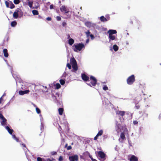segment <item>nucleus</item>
Instances as JSON below:
<instances>
[{"label": "nucleus", "instance_id": "20e7f679", "mask_svg": "<svg viewBox=\"0 0 161 161\" xmlns=\"http://www.w3.org/2000/svg\"><path fill=\"white\" fill-rule=\"evenodd\" d=\"M135 81V76L134 75H131L126 80L127 84L129 85H132Z\"/></svg>", "mask_w": 161, "mask_h": 161}, {"label": "nucleus", "instance_id": "58836bf2", "mask_svg": "<svg viewBox=\"0 0 161 161\" xmlns=\"http://www.w3.org/2000/svg\"><path fill=\"white\" fill-rule=\"evenodd\" d=\"M5 4H6V7L7 8H9V3L8 1H6L5 2Z\"/></svg>", "mask_w": 161, "mask_h": 161}, {"label": "nucleus", "instance_id": "7c9ffc66", "mask_svg": "<svg viewBox=\"0 0 161 161\" xmlns=\"http://www.w3.org/2000/svg\"><path fill=\"white\" fill-rule=\"evenodd\" d=\"M36 113L38 114H39L41 113V111L39 109V108H38L37 107H36Z\"/></svg>", "mask_w": 161, "mask_h": 161}, {"label": "nucleus", "instance_id": "cd10ccee", "mask_svg": "<svg viewBox=\"0 0 161 161\" xmlns=\"http://www.w3.org/2000/svg\"><path fill=\"white\" fill-rule=\"evenodd\" d=\"M59 82L62 85H64L65 83V80L63 79L60 80H59Z\"/></svg>", "mask_w": 161, "mask_h": 161}, {"label": "nucleus", "instance_id": "de8ad7c7", "mask_svg": "<svg viewBox=\"0 0 161 161\" xmlns=\"http://www.w3.org/2000/svg\"><path fill=\"white\" fill-rule=\"evenodd\" d=\"M62 25L63 26H64L66 25V23L65 22H63L62 23Z\"/></svg>", "mask_w": 161, "mask_h": 161}, {"label": "nucleus", "instance_id": "39448f33", "mask_svg": "<svg viewBox=\"0 0 161 161\" xmlns=\"http://www.w3.org/2000/svg\"><path fill=\"white\" fill-rule=\"evenodd\" d=\"M69 159L70 161H78V156L77 155L69 156Z\"/></svg>", "mask_w": 161, "mask_h": 161}, {"label": "nucleus", "instance_id": "4be33fe9", "mask_svg": "<svg viewBox=\"0 0 161 161\" xmlns=\"http://www.w3.org/2000/svg\"><path fill=\"white\" fill-rule=\"evenodd\" d=\"M32 13L34 15H38L39 14L38 11L36 10H33L32 11Z\"/></svg>", "mask_w": 161, "mask_h": 161}, {"label": "nucleus", "instance_id": "8fccbe9b", "mask_svg": "<svg viewBox=\"0 0 161 161\" xmlns=\"http://www.w3.org/2000/svg\"><path fill=\"white\" fill-rule=\"evenodd\" d=\"M57 154V153L56 152H52V154L53 155H56Z\"/></svg>", "mask_w": 161, "mask_h": 161}, {"label": "nucleus", "instance_id": "bf43d9fd", "mask_svg": "<svg viewBox=\"0 0 161 161\" xmlns=\"http://www.w3.org/2000/svg\"><path fill=\"white\" fill-rule=\"evenodd\" d=\"M107 136H103V137L104 138H106L107 137Z\"/></svg>", "mask_w": 161, "mask_h": 161}, {"label": "nucleus", "instance_id": "e2e57ef3", "mask_svg": "<svg viewBox=\"0 0 161 161\" xmlns=\"http://www.w3.org/2000/svg\"><path fill=\"white\" fill-rule=\"evenodd\" d=\"M33 105H34V106L35 107H36V106L35 104H33Z\"/></svg>", "mask_w": 161, "mask_h": 161}, {"label": "nucleus", "instance_id": "c03bdc74", "mask_svg": "<svg viewBox=\"0 0 161 161\" xmlns=\"http://www.w3.org/2000/svg\"><path fill=\"white\" fill-rule=\"evenodd\" d=\"M53 8V4H51L50 6V9H52Z\"/></svg>", "mask_w": 161, "mask_h": 161}, {"label": "nucleus", "instance_id": "6e6d98bb", "mask_svg": "<svg viewBox=\"0 0 161 161\" xmlns=\"http://www.w3.org/2000/svg\"><path fill=\"white\" fill-rule=\"evenodd\" d=\"M12 136H13V138L14 139H15V138L16 137V136H15L14 135H12Z\"/></svg>", "mask_w": 161, "mask_h": 161}, {"label": "nucleus", "instance_id": "338daca9", "mask_svg": "<svg viewBox=\"0 0 161 161\" xmlns=\"http://www.w3.org/2000/svg\"><path fill=\"white\" fill-rule=\"evenodd\" d=\"M128 8L129 9L130 8L129 7H128Z\"/></svg>", "mask_w": 161, "mask_h": 161}, {"label": "nucleus", "instance_id": "393cba45", "mask_svg": "<svg viewBox=\"0 0 161 161\" xmlns=\"http://www.w3.org/2000/svg\"><path fill=\"white\" fill-rule=\"evenodd\" d=\"M17 22L15 21H13L11 22V25L12 27H14L17 25Z\"/></svg>", "mask_w": 161, "mask_h": 161}, {"label": "nucleus", "instance_id": "2f4dec72", "mask_svg": "<svg viewBox=\"0 0 161 161\" xmlns=\"http://www.w3.org/2000/svg\"><path fill=\"white\" fill-rule=\"evenodd\" d=\"M56 88L57 89H58L61 87V86L58 83H57L56 84Z\"/></svg>", "mask_w": 161, "mask_h": 161}, {"label": "nucleus", "instance_id": "c85d7f7f", "mask_svg": "<svg viewBox=\"0 0 161 161\" xmlns=\"http://www.w3.org/2000/svg\"><path fill=\"white\" fill-rule=\"evenodd\" d=\"M33 3V2L32 1H29L28 2V5L30 8H32Z\"/></svg>", "mask_w": 161, "mask_h": 161}, {"label": "nucleus", "instance_id": "864d4df0", "mask_svg": "<svg viewBox=\"0 0 161 161\" xmlns=\"http://www.w3.org/2000/svg\"><path fill=\"white\" fill-rule=\"evenodd\" d=\"M89 157L92 160V159H94L93 158L92 156L89 155Z\"/></svg>", "mask_w": 161, "mask_h": 161}, {"label": "nucleus", "instance_id": "1a4fd4ad", "mask_svg": "<svg viewBox=\"0 0 161 161\" xmlns=\"http://www.w3.org/2000/svg\"><path fill=\"white\" fill-rule=\"evenodd\" d=\"M61 11L62 12H64L65 14H67L69 12V11L64 6H62L60 8Z\"/></svg>", "mask_w": 161, "mask_h": 161}, {"label": "nucleus", "instance_id": "e433bc0d", "mask_svg": "<svg viewBox=\"0 0 161 161\" xmlns=\"http://www.w3.org/2000/svg\"><path fill=\"white\" fill-rule=\"evenodd\" d=\"M67 66L69 69H71V65L69 63L67 64Z\"/></svg>", "mask_w": 161, "mask_h": 161}, {"label": "nucleus", "instance_id": "5fc2aeb1", "mask_svg": "<svg viewBox=\"0 0 161 161\" xmlns=\"http://www.w3.org/2000/svg\"><path fill=\"white\" fill-rule=\"evenodd\" d=\"M22 145L23 146V147H25V148H26V146L25 145V144H23V143L22 144Z\"/></svg>", "mask_w": 161, "mask_h": 161}, {"label": "nucleus", "instance_id": "4d7b16f0", "mask_svg": "<svg viewBox=\"0 0 161 161\" xmlns=\"http://www.w3.org/2000/svg\"><path fill=\"white\" fill-rule=\"evenodd\" d=\"M67 145H68V144H66L65 146V147H68Z\"/></svg>", "mask_w": 161, "mask_h": 161}, {"label": "nucleus", "instance_id": "6ab92c4d", "mask_svg": "<svg viewBox=\"0 0 161 161\" xmlns=\"http://www.w3.org/2000/svg\"><path fill=\"white\" fill-rule=\"evenodd\" d=\"M6 129L8 131V133L11 135L12 134L13 132L14 131L13 130V129H10L9 128V127L8 126H7L6 127Z\"/></svg>", "mask_w": 161, "mask_h": 161}, {"label": "nucleus", "instance_id": "0e129e2a", "mask_svg": "<svg viewBox=\"0 0 161 161\" xmlns=\"http://www.w3.org/2000/svg\"><path fill=\"white\" fill-rule=\"evenodd\" d=\"M142 93H143V94L144 95H145V94L144 93H143V92H142Z\"/></svg>", "mask_w": 161, "mask_h": 161}, {"label": "nucleus", "instance_id": "f257e3e1", "mask_svg": "<svg viewBox=\"0 0 161 161\" xmlns=\"http://www.w3.org/2000/svg\"><path fill=\"white\" fill-rule=\"evenodd\" d=\"M72 47L73 50L75 52H77L78 51H81L84 47V45L83 43H79L74 44L72 46Z\"/></svg>", "mask_w": 161, "mask_h": 161}, {"label": "nucleus", "instance_id": "603ef678", "mask_svg": "<svg viewBox=\"0 0 161 161\" xmlns=\"http://www.w3.org/2000/svg\"><path fill=\"white\" fill-rule=\"evenodd\" d=\"M3 99L2 98V97L0 98V103H2V101L3 100Z\"/></svg>", "mask_w": 161, "mask_h": 161}, {"label": "nucleus", "instance_id": "c9c22d12", "mask_svg": "<svg viewBox=\"0 0 161 161\" xmlns=\"http://www.w3.org/2000/svg\"><path fill=\"white\" fill-rule=\"evenodd\" d=\"M103 90H104L105 91H106V90H108V88L107 86H105L103 87Z\"/></svg>", "mask_w": 161, "mask_h": 161}, {"label": "nucleus", "instance_id": "4c0bfd02", "mask_svg": "<svg viewBox=\"0 0 161 161\" xmlns=\"http://www.w3.org/2000/svg\"><path fill=\"white\" fill-rule=\"evenodd\" d=\"M86 33L87 36H89L90 35V31L88 30L86 32Z\"/></svg>", "mask_w": 161, "mask_h": 161}, {"label": "nucleus", "instance_id": "a19ab883", "mask_svg": "<svg viewBox=\"0 0 161 161\" xmlns=\"http://www.w3.org/2000/svg\"><path fill=\"white\" fill-rule=\"evenodd\" d=\"M89 36H90V37L92 40H93L94 39V36L93 35L91 34Z\"/></svg>", "mask_w": 161, "mask_h": 161}, {"label": "nucleus", "instance_id": "ea45409f", "mask_svg": "<svg viewBox=\"0 0 161 161\" xmlns=\"http://www.w3.org/2000/svg\"><path fill=\"white\" fill-rule=\"evenodd\" d=\"M72 149V147L71 146H69L67 147V150H69Z\"/></svg>", "mask_w": 161, "mask_h": 161}, {"label": "nucleus", "instance_id": "423d86ee", "mask_svg": "<svg viewBox=\"0 0 161 161\" xmlns=\"http://www.w3.org/2000/svg\"><path fill=\"white\" fill-rule=\"evenodd\" d=\"M0 118L2 119V121L1 122V125H6L7 122V120L1 113H0Z\"/></svg>", "mask_w": 161, "mask_h": 161}, {"label": "nucleus", "instance_id": "9d476101", "mask_svg": "<svg viewBox=\"0 0 161 161\" xmlns=\"http://www.w3.org/2000/svg\"><path fill=\"white\" fill-rule=\"evenodd\" d=\"M106 18H105L104 16H102L100 17V21L102 22H105L110 19V17L109 16L106 17Z\"/></svg>", "mask_w": 161, "mask_h": 161}, {"label": "nucleus", "instance_id": "dca6fc26", "mask_svg": "<svg viewBox=\"0 0 161 161\" xmlns=\"http://www.w3.org/2000/svg\"><path fill=\"white\" fill-rule=\"evenodd\" d=\"M3 53L4 54V56L5 57L7 58L8 57V50L7 49H3Z\"/></svg>", "mask_w": 161, "mask_h": 161}, {"label": "nucleus", "instance_id": "052dcab7", "mask_svg": "<svg viewBox=\"0 0 161 161\" xmlns=\"http://www.w3.org/2000/svg\"><path fill=\"white\" fill-rule=\"evenodd\" d=\"M92 161H97V160L96 159H92Z\"/></svg>", "mask_w": 161, "mask_h": 161}, {"label": "nucleus", "instance_id": "2eb2a0df", "mask_svg": "<svg viewBox=\"0 0 161 161\" xmlns=\"http://www.w3.org/2000/svg\"><path fill=\"white\" fill-rule=\"evenodd\" d=\"M70 61V63L72 65L77 64L75 59V58L74 57L71 58Z\"/></svg>", "mask_w": 161, "mask_h": 161}, {"label": "nucleus", "instance_id": "a18cd8bd", "mask_svg": "<svg viewBox=\"0 0 161 161\" xmlns=\"http://www.w3.org/2000/svg\"><path fill=\"white\" fill-rule=\"evenodd\" d=\"M46 19L48 21H50L51 20V18L50 17H48Z\"/></svg>", "mask_w": 161, "mask_h": 161}, {"label": "nucleus", "instance_id": "ddd939ff", "mask_svg": "<svg viewBox=\"0 0 161 161\" xmlns=\"http://www.w3.org/2000/svg\"><path fill=\"white\" fill-rule=\"evenodd\" d=\"M117 33V31L114 30H110L108 31V35H113Z\"/></svg>", "mask_w": 161, "mask_h": 161}, {"label": "nucleus", "instance_id": "774afa93", "mask_svg": "<svg viewBox=\"0 0 161 161\" xmlns=\"http://www.w3.org/2000/svg\"><path fill=\"white\" fill-rule=\"evenodd\" d=\"M45 88H47V87H45Z\"/></svg>", "mask_w": 161, "mask_h": 161}, {"label": "nucleus", "instance_id": "b1692460", "mask_svg": "<svg viewBox=\"0 0 161 161\" xmlns=\"http://www.w3.org/2000/svg\"><path fill=\"white\" fill-rule=\"evenodd\" d=\"M113 48L115 51H117L119 49L118 46L116 45H114L113 46Z\"/></svg>", "mask_w": 161, "mask_h": 161}, {"label": "nucleus", "instance_id": "a878e982", "mask_svg": "<svg viewBox=\"0 0 161 161\" xmlns=\"http://www.w3.org/2000/svg\"><path fill=\"white\" fill-rule=\"evenodd\" d=\"M103 134V130H99L97 134V136H101Z\"/></svg>", "mask_w": 161, "mask_h": 161}, {"label": "nucleus", "instance_id": "680f3d73", "mask_svg": "<svg viewBox=\"0 0 161 161\" xmlns=\"http://www.w3.org/2000/svg\"><path fill=\"white\" fill-rule=\"evenodd\" d=\"M126 44L127 45H128L129 44V42H126Z\"/></svg>", "mask_w": 161, "mask_h": 161}, {"label": "nucleus", "instance_id": "79ce46f5", "mask_svg": "<svg viewBox=\"0 0 161 161\" xmlns=\"http://www.w3.org/2000/svg\"><path fill=\"white\" fill-rule=\"evenodd\" d=\"M56 18L58 21H60L61 19V18L59 16H57Z\"/></svg>", "mask_w": 161, "mask_h": 161}, {"label": "nucleus", "instance_id": "aec40b11", "mask_svg": "<svg viewBox=\"0 0 161 161\" xmlns=\"http://www.w3.org/2000/svg\"><path fill=\"white\" fill-rule=\"evenodd\" d=\"M120 137L122 140H125V133L124 132H122L120 135Z\"/></svg>", "mask_w": 161, "mask_h": 161}, {"label": "nucleus", "instance_id": "5701e85b", "mask_svg": "<svg viewBox=\"0 0 161 161\" xmlns=\"http://www.w3.org/2000/svg\"><path fill=\"white\" fill-rule=\"evenodd\" d=\"M72 66L73 68L76 71L77 70L78 67H77V64L72 65Z\"/></svg>", "mask_w": 161, "mask_h": 161}, {"label": "nucleus", "instance_id": "13d9d810", "mask_svg": "<svg viewBox=\"0 0 161 161\" xmlns=\"http://www.w3.org/2000/svg\"><path fill=\"white\" fill-rule=\"evenodd\" d=\"M47 161H53L51 160H50L49 158H48V159H47Z\"/></svg>", "mask_w": 161, "mask_h": 161}, {"label": "nucleus", "instance_id": "49530a36", "mask_svg": "<svg viewBox=\"0 0 161 161\" xmlns=\"http://www.w3.org/2000/svg\"><path fill=\"white\" fill-rule=\"evenodd\" d=\"M98 136H97V135L96 136L94 137V140H97V139Z\"/></svg>", "mask_w": 161, "mask_h": 161}, {"label": "nucleus", "instance_id": "f03ea898", "mask_svg": "<svg viewBox=\"0 0 161 161\" xmlns=\"http://www.w3.org/2000/svg\"><path fill=\"white\" fill-rule=\"evenodd\" d=\"M90 83H87V84L89 86L92 87L95 86L97 83V79L93 76H91L90 77Z\"/></svg>", "mask_w": 161, "mask_h": 161}, {"label": "nucleus", "instance_id": "473e14b6", "mask_svg": "<svg viewBox=\"0 0 161 161\" xmlns=\"http://www.w3.org/2000/svg\"><path fill=\"white\" fill-rule=\"evenodd\" d=\"M14 2L15 4H18L20 3L19 0H14Z\"/></svg>", "mask_w": 161, "mask_h": 161}, {"label": "nucleus", "instance_id": "7ed1b4c3", "mask_svg": "<svg viewBox=\"0 0 161 161\" xmlns=\"http://www.w3.org/2000/svg\"><path fill=\"white\" fill-rule=\"evenodd\" d=\"M19 14H20L21 15H22L23 13L21 9L18 8L15 10V11L14 13L13 14V17L14 19H17Z\"/></svg>", "mask_w": 161, "mask_h": 161}, {"label": "nucleus", "instance_id": "3c124183", "mask_svg": "<svg viewBox=\"0 0 161 161\" xmlns=\"http://www.w3.org/2000/svg\"><path fill=\"white\" fill-rule=\"evenodd\" d=\"M67 39H69L70 38V36L69 34H68L67 35Z\"/></svg>", "mask_w": 161, "mask_h": 161}, {"label": "nucleus", "instance_id": "c756f323", "mask_svg": "<svg viewBox=\"0 0 161 161\" xmlns=\"http://www.w3.org/2000/svg\"><path fill=\"white\" fill-rule=\"evenodd\" d=\"M37 161H46L44 159H42L41 157H38L37 158Z\"/></svg>", "mask_w": 161, "mask_h": 161}, {"label": "nucleus", "instance_id": "f3484780", "mask_svg": "<svg viewBox=\"0 0 161 161\" xmlns=\"http://www.w3.org/2000/svg\"><path fill=\"white\" fill-rule=\"evenodd\" d=\"M108 38L110 40H114L116 39V36L113 35H108Z\"/></svg>", "mask_w": 161, "mask_h": 161}, {"label": "nucleus", "instance_id": "412c9836", "mask_svg": "<svg viewBox=\"0 0 161 161\" xmlns=\"http://www.w3.org/2000/svg\"><path fill=\"white\" fill-rule=\"evenodd\" d=\"M58 111L59 115H62L64 111V109L63 108H60L58 109Z\"/></svg>", "mask_w": 161, "mask_h": 161}, {"label": "nucleus", "instance_id": "69168bd1", "mask_svg": "<svg viewBox=\"0 0 161 161\" xmlns=\"http://www.w3.org/2000/svg\"><path fill=\"white\" fill-rule=\"evenodd\" d=\"M67 15L69 17L70 16V15H69V16H68V15Z\"/></svg>", "mask_w": 161, "mask_h": 161}, {"label": "nucleus", "instance_id": "37998d69", "mask_svg": "<svg viewBox=\"0 0 161 161\" xmlns=\"http://www.w3.org/2000/svg\"><path fill=\"white\" fill-rule=\"evenodd\" d=\"M133 124L135 125L138 124V122L136 120L134 121L133 122Z\"/></svg>", "mask_w": 161, "mask_h": 161}, {"label": "nucleus", "instance_id": "4468645a", "mask_svg": "<svg viewBox=\"0 0 161 161\" xmlns=\"http://www.w3.org/2000/svg\"><path fill=\"white\" fill-rule=\"evenodd\" d=\"M130 161H138V159L135 156L132 155L130 158Z\"/></svg>", "mask_w": 161, "mask_h": 161}, {"label": "nucleus", "instance_id": "f704fd0d", "mask_svg": "<svg viewBox=\"0 0 161 161\" xmlns=\"http://www.w3.org/2000/svg\"><path fill=\"white\" fill-rule=\"evenodd\" d=\"M63 159V157L61 156H60L59 157L58 160L59 161H62Z\"/></svg>", "mask_w": 161, "mask_h": 161}, {"label": "nucleus", "instance_id": "72a5a7b5", "mask_svg": "<svg viewBox=\"0 0 161 161\" xmlns=\"http://www.w3.org/2000/svg\"><path fill=\"white\" fill-rule=\"evenodd\" d=\"M135 108L137 109H139L140 108V105H139L138 103L136 104Z\"/></svg>", "mask_w": 161, "mask_h": 161}, {"label": "nucleus", "instance_id": "bb28decb", "mask_svg": "<svg viewBox=\"0 0 161 161\" xmlns=\"http://www.w3.org/2000/svg\"><path fill=\"white\" fill-rule=\"evenodd\" d=\"M10 3H11L10 4V7H9V8H10L11 9H13L15 7V6L11 2Z\"/></svg>", "mask_w": 161, "mask_h": 161}, {"label": "nucleus", "instance_id": "09e8293b", "mask_svg": "<svg viewBox=\"0 0 161 161\" xmlns=\"http://www.w3.org/2000/svg\"><path fill=\"white\" fill-rule=\"evenodd\" d=\"M17 142H19V139L17 137H16L14 139Z\"/></svg>", "mask_w": 161, "mask_h": 161}, {"label": "nucleus", "instance_id": "0eeeda50", "mask_svg": "<svg viewBox=\"0 0 161 161\" xmlns=\"http://www.w3.org/2000/svg\"><path fill=\"white\" fill-rule=\"evenodd\" d=\"M81 78L85 81H89V77L84 73L81 74Z\"/></svg>", "mask_w": 161, "mask_h": 161}, {"label": "nucleus", "instance_id": "a211bd4d", "mask_svg": "<svg viewBox=\"0 0 161 161\" xmlns=\"http://www.w3.org/2000/svg\"><path fill=\"white\" fill-rule=\"evenodd\" d=\"M74 42V40L72 38H70L68 40V43L70 45H72Z\"/></svg>", "mask_w": 161, "mask_h": 161}, {"label": "nucleus", "instance_id": "9b49d317", "mask_svg": "<svg viewBox=\"0 0 161 161\" xmlns=\"http://www.w3.org/2000/svg\"><path fill=\"white\" fill-rule=\"evenodd\" d=\"M30 92L29 90H25V91L20 90L19 91V93L20 95H23L25 94L29 93Z\"/></svg>", "mask_w": 161, "mask_h": 161}, {"label": "nucleus", "instance_id": "6e6552de", "mask_svg": "<svg viewBox=\"0 0 161 161\" xmlns=\"http://www.w3.org/2000/svg\"><path fill=\"white\" fill-rule=\"evenodd\" d=\"M98 155L101 158L105 159L106 154L103 152L99 151L98 152Z\"/></svg>", "mask_w": 161, "mask_h": 161}, {"label": "nucleus", "instance_id": "f8f14e48", "mask_svg": "<svg viewBox=\"0 0 161 161\" xmlns=\"http://www.w3.org/2000/svg\"><path fill=\"white\" fill-rule=\"evenodd\" d=\"M125 111H119L117 112L116 114L118 115L119 116L123 117L125 115Z\"/></svg>", "mask_w": 161, "mask_h": 161}]
</instances>
